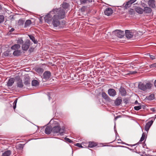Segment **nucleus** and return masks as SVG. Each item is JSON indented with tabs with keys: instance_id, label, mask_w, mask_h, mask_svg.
I'll return each mask as SVG.
<instances>
[{
	"instance_id": "nucleus-1",
	"label": "nucleus",
	"mask_w": 156,
	"mask_h": 156,
	"mask_svg": "<svg viewBox=\"0 0 156 156\" xmlns=\"http://www.w3.org/2000/svg\"><path fill=\"white\" fill-rule=\"evenodd\" d=\"M50 13L55 14L52 18L51 22L54 27L59 26L60 20L64 19L65 17V12L61 8L54 9Z\"/></svg>"
},
{
	"instance_id": "nucleus-2",
	"label": "nucleus",
	"mask_w": 156,
	"mask_h": 156,
	"mask_svg": "<svg viewBox=\"0 0 156 156\" xmlns=\"http://www.w3.org/2000/svg\"><path fill=\"white\" fill-rule=\"evenodd\" d=\"M152 86V84L150 82H148L145 84L144 83H140L139 84L138 87L139 89L145 91L147 89H150Z\"/></svg>"
},
{
	"instance_id": "nucleus-3",
	"label": "nucleus",
	"mask_w": 156,
	"mask_h": 156,
	"mask_svg": "<svg viewBox=\"0 0 156 156\" xmlns=\"http://www.w3.org/2000/svg\"><path fill=\"white\" fill-rule=\"evenodd\" d=\"M64 129H61L60 126H56L52 128V132L53 133H59L61 135H63L64 133Z\"/></svg>"
},
{
	"instance_id": "nucleus-4",
	"label": "nucleus",
	"mask_w": 156,
	"mask_h": 156,
	"mask_svg": "<svg viewBox=\"0 0 156 156\" xmlns=\"http://www.w3.org/2000/svg\"><path fill=\"white\" fill-rule=\"evenodd\" d=\"M136 34V32L134 30H126L125 31V34L126 37L127 38L130 39L135 36Z\"/></svg>"
},
{
	"instance_id": "nucleus-5",
	"label": "nucleus",
	"mask_w": 156,
	"mask_h": 156,
	"mask_svg": "<svg viewBox=\"0 0 156 156\" xmlns=\"http://www.w3.org/2000/svg\"><path fill=\"white\" fill-rule=\"evenodd\" d=\"M30 44V41L29 39H27L25 43L22 44V48L24 51H27L29 48Z\"/></svg>"
},
{
	"instance_id": "nucleus-6",
	"label": "nucleus",
	"mask_w": 156,
	"mask_h": 156,
	"mask_svg": "<svg viewBox=\"0 0 156 156\" xmlns=\"http://www.w3.org/2000/svg\"><path fill=\"white\" fill-rule=\"evenodd\" d=\"M16 82L17 86V87L21 88L23 86V84L22 79L19 76H17L15 77Z\"/></svg>"
},
{
	"instance_id": "nucleus-7",
	"label": "nucleus",
	"mask_w": 156,
	"mask_h": 156,
	"mask_svg": "<svg viewBox=\"0 0 156 156\" xmlns=\"http://www.w3.org/2000/svg\"><path fill=\"white\" fill-rule=\"evenodd\" d=\"M118 37L122 38L124 36V33L123 31L120 30H116L113 32Z\"/></svg>"
},
{
	"instance_id": "nucleus-8",
	"label": "nucleus",
	"mask_w": 156,
	"mask_h": 156,
	"mask_svg": "<svg viewBox=\"0 0 156 156\" xmlns=\"http://www.w3.org/2000/svg\"><path fill=\"white\" fill-rule=\"evenodd\" d=\"M145 138H146V137L145 134L144 133H143V134H142L141 137L140 141L138 143L134 144H126L128 146H130L132 147L133 146H135L137 144H140V142L144 141Z\"/></svg>"
},
{
	"instance_id": "nucleus-9",
	"label": "nucleus",
	"mask_w": 156,
	"mask_h": 156,
	"mask_svg": "<svg viewBox=\"0 0 156 156\" xmlns=\"http://www.w3.org/2000/svg\"><path fill=\"white\" fill-rule=\"evenodd\" d=\"M105 15L107 16L111 15L113 13V11L111 8H107L104 11Z\"/></svg>"
},
{
	"instance_id": "nucleus-10",
	"label": "nucleus",
	"mask_w": 156,
	"mask_h": 156,
	"mask_svg": "<svg viewBox=\"0 0 156 156\" xmlns=\"http://www.w3.org/2000/svg\"><path fill=\"white\" fill-rule=\"evenodd\" d=\"M51 76V73L49 71L45 72L43 74V79L46 80L49 79Z\"/></svg>"
},
{
	"instance_id": "nucleus-11",
	"label": "nucleus",
	"mask_w": 156,
	"mask_h": 156,
	"mask_svg": "<svg viewBox=\"0 0 156 156\" xmlns=\"http://www.w3.org/2000/svg\"><path fill=\"white\" fill-rule=\"evenodd\" d=\"M50 13H50L48 14L44 18L45 21L48 23L51 22L52 20V16L51 15Z\"/></svg>"
},
{
	"instance_id": "nucleus-12",
	"label": "nucleus",
	"mask_w": 156,
	"mask_h": 156,
	"mask_svg": "<svg viewBox=\"0 0 156 156\" xmlns=\"http://www.w3.org/2000/svg\"><path fill=\"white\" fill-rule=\"evenodd\" d=\"M24 144H19L16 145V147L19 153L22 152Z\"/></svg>"
},
{
	"instance_id": "nucleus-13",
	"label": "nucleus",
	"mask_w": 156,
	"mask_h": 156,
	"mask_svg": "<svg viewBox=\"0 0 156 156\" xmlns=\"http://www.w3.org/2000/svg\"><path fill=\"white\" fill-rule=\"evenodd\" d=\"M108 93L110 96L114 97L116 94V92L115 90L110 88L108 90Z\"/></svg>"
},
{
	"instance_id": "nucleus-14",
	"label": "nucleus",
	"mask_w": 156,
	"mask_h": 156,
	"mask_svg": "<svg viewBox=\"0 0 156 156\" xmlns=\"http://www.w3.org/2000/svg\"><path fill=\"white\" fill-rule=\"evenodd\" d=\"M24 84L25 85L28 86L30 84V80L29 76H25L24 80Z\"/></svg>"
},
{
	"instance_id": "nucleus-15",
	"label": "nucleus",
	"mask_w": 156,
	"mask_h": 156,
	"mask_svg": "<svg viewBox=\"0 0 156 156\" xmlns=\"http://www.w3.org/2000/svg\"><path fill=\"white\" fill-rule=\"evenodd\" d=\"M153 123V121L151 120L147 122L145 126V130L147 132Z\"/></svg>"
},
{
	"instance_id": "nucleus-16",
	"label": "nucleus",
	"mask_w": 156,
	"mask_h": 156,
	"mask_svg": "<svg viewBox=\"0 0 156 156\" xmlns=\"http://www.w3.org/2000/svg\"><path fill=\"white\" fill-rule=\"evenodd\" d=\"M52 132V128L51 126H46L45 130V133L47 134H49Z\"/></svg>"
},
{
	"instance_id": "nucleus-17",
	"label": "nucleus",
	"mask_w": 156,
	"mask_h": 156,
	"mask_svg": "<svg viewBox=\"0 0 156 156\" xmlns=\"http://www.w3.org/2000/svg\"><path fill=\"white\" fill-rule=\"evenodd\" d=\"M136 0H130L128 1L125 5V7L126 9L129 8L131 5L135 2Z\"/></svg>"
},
{
	"instance_id": "nucleus-18",
	"label": "nucleus",
	"mask_w": 156,
	"mask_h": 156,
	"mask_svg": "<svg viewBox=\"0 0 156 156\" xmlns=\"http://www.w3.org/2000/svg\"><path fill=\"white\" fill-rule=\"evenodd\" d=\"M155 2L154 0H149L148 2V4L151 7L154 8L155 7Z\"/></svg>"
},
{
	"instance_id": "nucleus-19",
	"label": "nucleus",
	"mask_w": 156,
	"mask_h": 156,
	"mask_svg": "<svg viewBox=\"0 0 156 156\" xmlns=\"http://www.w3.org/2000/svg\"><path fill=\"white\" fill-rule=\"evenodd\" d=\"M15 82V79L13 78H10L8 81L7 85L8 87L12 86Z\"/></svg>"
},
{
	"instance_id": "nucleus-20",
	"label": "nucleus",
	"mask_w": 156,
	"mask_h": 156,
	"mask_svg": "<svg viewBox=\"0 0 156 156\" xmlns=\"http://www.w3.org/2000/svg\"><path fill=\"white\" fill-rule=\"evenodd\" d=\"M135 10L136 12L140 14H142L144 12L143 9L140 7H137L135 8Z\"/></svg>"
},
{
	"instance_id": "nucleus-21",
	"label": "nucleus",
	"mask_w": 156,
	"mask_h": 156,
	"mask_svg": "<svg viewBox=\"0 0 156 156\" xmlns=\"http://www.w3.org/2000/svg\"><path fill=\"white\" fill-rule=\"evenodd\" d=\"M143 10H144V12L146 13L149 14L151 13L152 12L151 9L149 7H144Z\"/></svg>"
},
{
	"instance_id": "nucleus-22",
	"label": "nucleus",
	"mask_w": 156,
	"mask_h": 156,
	"mask_svg": "<svg viewBox=\"0 0 156 156\" xmlns=\"http://www.w3.org/2000/svg\"><path fill=\"white\" fill-rule=\"evenodd\" d=\"M88 147L93 148L98 145V143L94 141L88 142Z\"/></svg>"
},
{
	"instance_id": "nucleus-23",
	"label": "nucleus",
	"mask_w": 156,
	"mask_h": 156,
	"mask_svg": "<svg viewBox=\"0 0 156 156\" xmlns=\"http://www.w3.org/2000/svg\"><path fill=\"white\" fill-rule=\"evenodd\" d=\"M119 91L122 96H125L126 95V91L124 87H121L119 89Z\"/></svg>"
},
{
	"instance_id": "nucleus-24",
	"label": "nucleus",
	"mask_w": 156,
	"mask_h": 156,
	"mask_svg": "<svg viewBox=\"0 0 156 156\" xmlns=\"http://www.w3.org/2000/svg\"><path fill=\"white\" fill-rule=\"evenodd\" d=\"M122 102V100L121 98H117L115 101V104L116 106L119 105Z\"/></svg>"
},
{
	"instance_id": "nucleus-25",
	"label": "nucleus",
	"mask_w": 156,
	"mask_h": 156,
	"mask_svg": "<svg viewBox=\"0 0 156 156\" xmlns=\"http://www.w3.org/2000/svg\"><path fill=\"white\" fill-rule=\"evenodd\" d=\"M102 97L105 99L107 101H109L110 100V98L108 96L107 94L104 92H103L102 93Z\"/></svg>"
},
{
	"instance_id": "nucleus-26",
	"label": "nucleus",
	"mask_w": 156,
	"mask_h": 156,
	"mask_svg": "<svg viewBox=\"0 0 156 156\" xmlns=\"http://www.w3.org/2000/svg\"><path fill=\"white\" fill-rule=\"evenodd\" d=\"M62 6L63 7V9L62 8V9H63L64 10V9H67L69 6V4L66 3V2H63L62 4ZM61 9V8H60Z\"/></svg>"
},
{
	"instance_id": "nucleus-27",
	"label": "nucleus",
	"mask_w": 156,
	"mask_h": 156,
	"mask_svg": "<svg viewBox=\"0 0 156 156\" xmlns=\"http://www.w3.org/2000/svg\"><path fill=\"white\" fill-rule=\"evenodd\" d=\"M21 52L20 50H15L13 53V54L15 56H19L21 55Z\"/></svg>"
},
{
	"instance_id": "nucleus-28",
	"label": "nucleus",
	"mask_w": 156,
	"mask_h": 156,
	"mask_svg": "<svg viewBox=\"0 0 156 156\" xmlns=\"http://www.w3.org/2000/svg\"><path fill=\"white\" fill-rule=\"evenodd\" d=\"M11 152L10 150L5 151L2 154V156H9L11 154Z\"/></svg>"
},
{
	"instance_id": "nucleus-29",
	"label": "nucleus",
	"mask_w": 156,
	"mask_h": 156,
	"mask_svg": "<svg viewBox=\"0 0 156 156\" xmlns=\"http://www.w3.org/2000/svg\"><path fill=\"white\" fill-rule=\"evenodd\" d=\"M32 23L31 21L30 20H27L25 23L24 27H27L29 26Z\"/></svg>"
},
{
	"instance_id": "nucleus-30",
	"label": "nucleus",
	"mask_w": 156,
	"mask_h": 156,
	"mask_svg": "<svg viewBox=\"0 0 156 156\" xmlns=\"http://www.w3.org/2000/svg\"><path fill=\"white\" fill-rule=\"evenodd\" d=\"M20 45L19 44H14L11 47V49L12 50H16L20 48Z\"/></svg>"
},
{
	"instance_id": "nucleus-31",
	"label": "nucleus",
	"mask_w": 156,
	"mask_h": 156,
	"mask_svg": "<svg viewBox=\"0 0 156 156\" xmlns=\"http://www.w3.org/2000/svg\"><path fill=\"white\" fill-rule=\"evenodd\" d=\"M31 84L32 86H37L39 85V82L37 80H34L32 81Z\"/></svg>"
},
{
	"instance_id": "nucleus-32",
	"label": "nucleus",
	"mask_w": 156,
	"mask_h": 156,
	"mask_svg": "<svg viewBox=\"0 0 156 156\" xmlns=\"http://www.w3.org/2000/svg\"><path fill=\"white\" fill-rule=\"evenodd\" d=\"M30 39L34 42V44H37V41L35 40V38L32 35H29Z\"/></svg>"
},
{
	"instance_id": "nucleus-33",
	"label": "nucleus",
	"mask_w": 156,
	"mask_h": 156,
	"mask_svg": "<svg viewBox=\"0 0 156 156\" xmlns=\"http://www.w3.org/2000/svg\"><path fill=\"white\" fill-rule=\"evenodd\" d=\"M135 9H130L129 11V13L131 15H134L135 13Z\"/></svg>"
},
{
	"instance_id": "nucleus-34",
	"label": "nucleus",
	"mask_w": 156,
	"mask_h": 156,
	"mask_svg": "<svg viewBox=\"0 0 156 156\" xmlns=\"http://www.w3.org/2000/svg\"><path fill=\"white\" fill-rule=\"evenodd\" d=\"M3 55L5 56H9L11 54V53L10 51H6L3 53Z\"/></svg>"
},
{
	"instance_id": "nucleus-35",
	"label": "nucleus",
	"mask_w": 156,
	"mask_h": 156,
	"mask_svg": "<svg viewBox=\"0 0 156 156\" xmlns=\"http://www.w3.org/2000/svg\"><path fill=\"white\" fill-rule=\"evenodd\" d=\"M24 21L22 19H20L18 21V25L20 26H23L24 23Z\"/></svg>"
},
{
	"instance_id": "nucleus-36",
	"label": "nucleus",
	"mask_w": 156,
	"mask_h": 156,
	"mask_svg": "<svg viewBox=\"0 0 156 156\" xmlns=\"http://www.w3.org/2000/svg\"><path fill=\"white\" fill-rule=\"evenodd\" d=\"M36 71L39 73H42L44 71V69L41 68H38L36 69Z\"/></svg>"
},
{
	"instance_id": "nucleus-37",
	"label": "nucleus",
	"mask_w": 156,
	"mask_h": 156,
	"mask_svg": "<svg viewBox=\"0 0 156 156\" xmlns=\"http://www.w3.org/2000/svg\"><path fill=\"white\" fill-rule=\"evenodd\" d=\"M17 43L19 44H23V41L22 38H18V40L17 41Z\"/></svg>"
},
{
	"instance_id": "nucleus-38",
	"label": "nucleus",
	"mask_w": 156,
	"mask_h": 156,
	"mask_svg": "<svg viewBox=\"0 0 156 156\" xmlns=\"http://www.w3.org/2000/svg\"><path fill=\"white\" fill-rule=\"evenodd\" d=\"M4 17L2 15H0V23H2L4 21Z\"/></svg>"
},
{
	"instance_id": "nucleus-39",
	"label": "nucleus",
	"mask_w": 156,
	"mask_h": 156,
	"mask_svg": "<svg viewBox=\"0 0 156 156\" xmlns=\"http://www.w3.org/2000/svg\"><path fill=\"white\" fill-rule=\"evenodd\" d=\"M149 67L151 68L154 69L156 68V63H155L151 65H150Z\"/></svg>"
},
{
	"instance_id": "nucleus-40",
	"label": "nucleus",
	"mask_w": 156,
	"mask_h": 156,
	"mask_svg": "<svg viewBox=\"0 0 156 156\" xmlns=\"http://www.w3.org/2000/svg\"><path fill=\"white\" fill-rule=\"evenodd\" d=\"M17 100H18L17 98H16L15 100V101H14V102L13 103V108L14 109H15L16 108V103L17 102Z\"/></svg>"
},
{
	"instance_id": "nucleus-41",
	"label": "nucleus",
	"mask_w": 156,
	"mask_h": 156,
	"mask_svg": "<svg viewBox=\"0 0 156 156\" xmlns=\"http://www.w3.org/2000/svg\"><path fill=\"white\" fill-rule=\"evenodd\" d=\"M64 139L66 140V141L67 142H68L70 143H73V142L72 140H70V139H69V138H67V137H65Z\"/></svg>"
},
{
	"instance_id": "nucleus-42",
	"label": "nucleus",
	"mask_w": 156,
	"mask_h": 156,
	"mask_svg": "<svg viewBox=\"0 0 156 156\" xmlns=\"http://www.w3.org/2000/svg\"><path fill=\"white\" fill-rule=\"evenodd\" d=\"M141 106L140 105L134 107V108L135 110L138 111L141 108Z\"/></svg>"
},
{
	"instance_id": "nucleus-43",
	"label": "nucleus",
	"mask_w": 156,
	"mask_h": 156,
	"mask_svg": "<svg viewBox=\"0 0 156 156\" xmlns=\"http://www.w3.org/2000/svg\"><path fill=\"white\" fill-rule=\"evenodd\" d=\"M90 10V8L89 9V10H88V13L91 12L93 14H94L96 12V10L94 9L93 10Z\"/></svg>"
},
{
	"instance_id": "nucleus-44",
	"label": "nucleus",
	"mask_w": 156,
	"mask_h": 156,
	"mask_svg": "<svg viewBox=\"0 0 156 156\" xmlns=\"http://www.w3.org/2000/svg\"><path fill=\"white\" fill-rule=\"evenodd\" d=\"M34 48L33 47H30L29 48V49L28 50V52L29 53H31L34 51Z\"/></svg>"
},
{
	"instance_id": "nucleus-45",
	"label": "nucleus",
	"mask_w": 156,
	"mask_h": 156,
	"mask_svg": "<svg viewBox=\"0 0 156 156\" xmlns=\"http://www.w3.org/2000/svg\"><path fill=\"white\" fill-rule=\"evenodd\" d=\"M75 145L79 147H83L81 144L80 143H77L75 144Z\"/></svg>"
},
{
	"instance_id": "nucleus-46",
	"label": "nucleus",
	"mask_w": 156,
	"mask_h": 156,
	"mask_svg": "<svg viewBox=\"0 0 156 156\" xmlns=\"http://www.w3.org/2000/svg\"><path fill=\"white\" fill-rule=\"evenodd\" d=\"M149 56L150 57V58L152 60L154 59L155 58V56H154L150 55Z\"/></svg>"
},
{
	"instance_id": "nucleus-47",
	"label": "nucleus",
	"mask_w": 156,
	"mask_h": 156,
	"mask_svg": "<svg viewBox=\"0 0 156 156\" xmlns=\"http://www.w3.org/2000/svg\"><path fill=\"white\" fill-rule=\"evenodd\" d=\"M80 1L81 4H83L85 3L86 2L87 0H80Z\"/></svg>"
},
{
	"instance_id": "nucleus-48",
	"label": "nucleus",
	"mask_w": 156,
	"mask_h": 156,
	"mask_svg": "<svg viewBox=\"0 0 156 156\" xmlns=\"http://www.w3.org/2000/svg\"><path fill=\"white\" fill-rule=\"evenodd\" d=\"M121 117V116H120V115H119L118 116H117L115 117V118L114 119L116 121L118 118H120Z\"/></svg>"
},
{
	"instance_id": "nucleus-49",
	"label": "nucleus",
	"mask_w": 156,
	"mask_h": 156,
	"mask_svg": "<svg viewBox=\"0 0 156 156\" xmlns=\"http://www.w3.org/2000/svg\"><path fill=\"white\" fill-rule=\"evenodd\" d=\"M136 73V71H131L129 73V74H135V73Z\"/></svg>"
},
{
	"instance_id": "nucleus-50",
	"label": "nucleus",
	"mask_w": 156,
	"mask_h": 156,
	"mask_svg": "<svg viewBox=\"0 0 156 156\" xmlns=\"http://www.w3.org/2000/svg\"><path fill=\"white\" fill-rule=\"evenodd\" d=\"M15 30V29L13 28H12L9 31V32H12L13 31H14Z\"/></svg>"
},
{
	"instance_id": "nucleus-51",
	"label": "nucleus",
	"mask_w": 156,
	"mask_h": 156,
	"mask_svg": "<svg viewBox=\"0 0 156 156\" xmlns=\"http://www.w3.org/2000/svg\"><path fill=\"white\" fill-rule=\"evenodd\" d=\"M151 111H152V112H155V109L154 108H151Z\"/></svg>"
},
{
	"instance_id": "nucleus-52",
	"label": "nucleus",
	"mask_w": 156,
	"mask_h": 156,
	"mask_svg": "<svg viewBox=\"0 0 156 156\" xmlns=\"http://www.w3.org/2000/svg\"><path fill=\"white\" fill-rule=\"evenodd\" d=\"M134 104H139V103H138V102L137 101V100H136V101H135V102H134Z\"/></svg>"
},
{
	"instance_id": "nucleus-53",
	"label": "nucleus",
	"mask_w": 156,
	"mask_h": 156,
	"mask_svg": "<svg viewBox=\"0 0 156 156\" xmlns=\"http://www.w3.org/2000/svg\"><path fill=\"white\" fill-rule=\"evenodd\" d=\"M154 86L156 87V80L154 81Z\"/></svg>"
},
{
	"instance_id": "nucleus-54",
	"label": "nucleus",
	"mask_w": 156,
	"mask_h": 156,
	"mask_svg": "<svg viewBox=\"0 0 156 156\" xmlns=\"http://www.w3.org/2000/svg\"><path fill=\"white\" fill-rule=\"evenodd\" d=\"M120 147H126V148H127L128 149H129V148L128 147H125V146H120Z\"/></svg>"
},
{
	"instance_id": "nucleus-55",
	"label": "nucleus",
	"mask_w": 156,
	"mask_h": 156,
	"mask_svg": "<svg viewBox=\"0 0 156 156\" xmlns=\"http://www.w3.org/2000/svg\"><path fill=\"white\" fill-rule=\"evenodd\" d=\"M146 156H153L152 155H151L149 154H148Z\"/></svg>"
},
{
	"instance_id": "nucleus-56",
	"label": "nucleus",
	"mask_w": 156,
	"mask_h": 156,
	"mask_svg": "<svg viewBox=\"0 0 156 156\" xmlns=\"http://www.w3.org/2000/svg\"><path fill=\"white\" fill-rule=\"evenodd\" d=\"M94 2H93V5H94Z\"/></svg>"
},
{
	"instance_id": "nucleus-57",
	"label": "nucleus",
	"mask_w": 156,
	"mask_h": 156,
	"mask_svg": "<svg viewBox=\"0 0 156 156\" xmlns=\"http://www.w3.org/2000/svg\"><path fill=\"white\" fill-rule=\"evenodd\" d=\"M154 98H152V99H153Z\"/></svg>"
}]
</instances>
